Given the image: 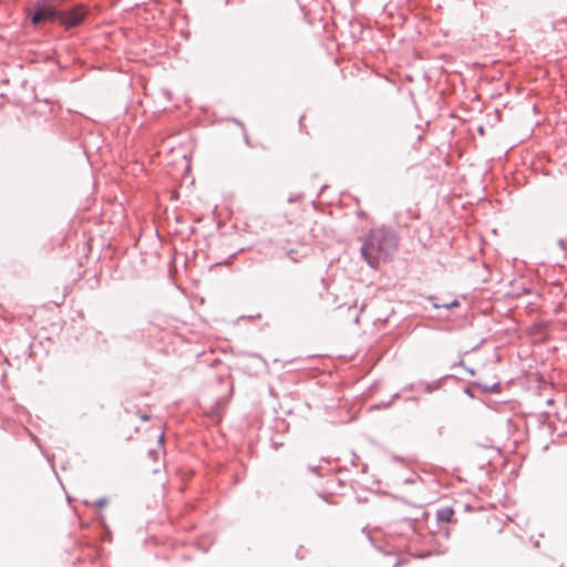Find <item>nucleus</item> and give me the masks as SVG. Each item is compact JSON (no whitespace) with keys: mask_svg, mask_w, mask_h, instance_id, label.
Listing matches in <instances>:
<instances>
[{"mask_svg":"<svg viewBox=\"0 0 567 567\" xmlns=\"http://www.w3.org/2000/svg\"><path fill=\"white\" fill-rule=\"evenodd\" d=\"M399 248V237L390 228L380 226L371 229L363 239L361 255L372 268L390 261Z\"/></svg>","mask_w":567,"mask_h":567,"instance_id":"1","label":"nucleus"},{"mask_svg":"<svg viewBox=\"0 0 567 567\" xmlns=\"http://www.w3.org/2000/svg\"><path fill=\"white\" fill-rule=\"evenodd\" d=\"M87 14L85 6L79 4L69 11H59L58 21L65 28L79 25Z\"/></svg>","mask_w":567,"mask_h":567,"instance_id":"2","label":"nucleus"},{"mask_svg":"<svg viewBox=\"0 0 567 567\" xmlns=\"http://www.w3.org/2000/svg\"><path fill=\"white\" fill-rule=\"evenodd\" d=\"M59 11L52 9L51 7H38L33 16L31 17V21L33 24H41L47 21L58 20Z\"/></svg>","mask_w":567,"mask_h":567,"instance_id":"3","label":"nucleus"},{"mask_svg":"<svg viewBox=\"0 0 567 567\" xmlns=\"http://www.w3.org/2000/svg\"><path fill=\"white\" fill-rule=\"evenodd\" d=\"M437 519L440 522H451L454 516V511L451 507H444L437 511Z\"/></svg>","mask_w":567,"mask_h":567,"instance_id":"4","label":"nucleus"},{"mask_svg":"<svg viewBox=\"0 0 567 567\" xmlns=\"http://www.w3.org/2000/svg\"><path fill=\"white\" fill-rule=\"evenodd\" d=\"M296 254H297V251H296L295 249H291V250L289 251V254H288V255H289V257H290V259H291L293 262H298V261H299V259L296 257Z\"/></svg>","mask_w":567,"mask_h":567,"instance_id":"5","label":"nucleus"}]
</instances>
